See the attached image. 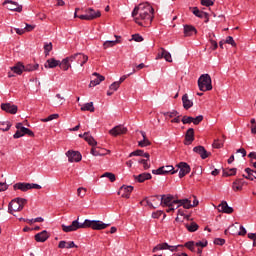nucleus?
Instances as JSON below:
<instances>
[{
	"label": "nucleus",
	"mask_w": 256,
	"mask_h": 256,
	"mask_svg": "<svg viewBox=\"0 0 256 256\" xmlns=\"http://www.w3.org/2000/svg\"><path fill=\"white\" fill-rule=\"evenodd\" d=\"M153 175H166L165 166L158 168L157 170H152Z\"/></svg>",
	"instance_id": "8fccbe9b"
},
{
	"label": "nucleus",
	"mask_w": 256,
	"mask_h": 256,
	"mask_svg": "<svg viewBox=\"0 0 256 256\" xmlns=\"http://www.w3.org/2000/svg\"><path fill=\"white\" fill-rule=\"evenodd\" d=\"M201 121H203V115H199L196 118H193L192 123L194 125H199V123H201Z\"/></svg>",
	"instance_id": "052dcab7"
},
{
	"label": "nucleus",
	"mask_w": 256,
	"mask_h": 256,
	"mask_svg": "<svg viewBox=\"0 0 256 256\" xmlns=\"http://www.w3.org/2000/svg\"><path fill=\"white\" fill-rule=\"evenodd\" d=\"M182 123H183V125H187L189 123H193V117H191V116H184L182 118Z\"/></svg>",
	"instance_id": "6e6d98bb"
},
{
	"label": "nucleus",
	"mask_w": 256,
	"mask_h": 256,
	"mask_svg": "<svg viewBox=\"0 0 256 256\" xmlns=\"http://www.w3.org/2000/svg\"><path fill=\"white\" fill-rule=\"evenodd\" d=\"M53 119H59V114H51L50 116H48L47 118L42 119L41 121L43 123H47L49 121H53Z\"/></svg>",
	"instance_id": "de8ad7c7"
},
{
	"label": "nucleus",
	"mask_w": 256,
	"mask_h": 256,
	"mask_svg": "<svg viewBox=\"0 0 256 256\" xmlns=\"http://www.w3.org/2000/svg\"><path fill=\"white\" fill-rule=\"evenodd\" d=\"M224 42L227 43L228 45H232V47L237 46V43H235V40L231 36H228Z\"/></svg>",
	"instance_id": "5fc2aeb1"
},
{
	"label": "nucleus",
	"mask_w": 256,
	"mask_h": 256,
	"mask_svg": "<svg viewBox=\"0 0 256 256\" xmlns=\"http://www.w3.org/2000/svg\"><path fill=\"white\" fill-rule=\"evenodd\" d=\"M81 111H90V113H95V106H93V102L84 104L81 107Z\"/></svg>",
	"instance_id": "f704fd0d"
},
{
	"label": "nucleus",
	"mask_w": 256,
	"mask_h": 256,
	"mask_svg": "<svg viewBox=\"0 0 256 256\" xmlns=\"http://www.w3.org/2000/svg\"><path fill=\"white\" fill-rule=\"evenodd\" d=\"M218 210L221 211L222 213H227V214L233 213V208L230 207L229 204H227V201H223V202L218 206Z\"/></svg>",
	"instance_id": "4be33fe9"
},
{
	"label": "nucleus",
	"mask_w": 256,
	"mask_h": 256,
	"mask_svg": "<svg viewBox=\"0 0 256 256\" xmlns=\"http://www.w3.org/2000/svg\"><path fill=\"white\" fill-rule=\"evenodd\" d=\"M27 204V199L16 198L12 200L8 205V213L13 215L17 211H23V207Z\"/></svg>",
	"instance_id": "f03ea898"
},
{
	"label": "nucleus",
	"mask_w": 256,
	"mask_h": 256,
	"mask_svg": "<svg viewBox=\"0 0 256 256\" xmlns=\"http://www.w3.org/2000/svg\"><path fill=\"white\" fill-rule=\"evenodd\" d=\"M127 133V127H124L123 125H118L109 130V134L112 135V137H117L119 135H125Z\"/></svg>",
	"instance_id": "f8f14e48"
},
{
	"label": "nucleus",
	"mask_w": 256,
	"mask_h": 256,
	"mask_svg": "<svg viewBox=\"0 0 256 256\" xmlns=\"http://www.w3.org/2000/svg\"><path fill=\"white\" fill-rule=\"evenodd\" d=\"M58 67H60V69H63V71H69V69H71L69 59L64 58L62 61H59Z\"/></svg>",
	"instance_id": "cd10ccee"
},
{
	"label": "nucleus",
	"mask_w": 256,
	"mask_h": 256,
	"mask_svg": "<svg viewBox=\"0 0 256 256\" xmlns=\"http://www.w3.org/2000/svg\"><path fill=\"white\" fill-rule=\"evenodd\" d=\"M12 73H16V75H21L23 71H25V65L23 63L18 62L13 67H11Z\"/></svg>",
	"instance_id": "5701e85b"
},
{
	"label": "nucleus",
	"mask_w": 256,
	"mask_h": 256,
	"mask_svg": "<svg viewBox=\"0 0 256 256\" xmlns=\"http://www.w3.org/2000/svg\"><path fill=\"white\" fill-rule=\"evenodd\" d=\"M133 192V186H125L123 185L119 191L118 195H121V197H124L125 199H129L131 197V193Z\"/></svg>",
	"instance_id": "4468645a"
},
{
	"label": "nucleus",
	"mask_w": 256,
	"mask_h": 256,
	"mask_svg": "<svg viewBox=\"0 0 256 256\" xmlns=\"http://www.w3.org/2000/svg\"><path fill=\"white\" fill-rule=\"evenodd\" d=\"M86 13L88 15H92L95 17V19H97L98 17H101V11H97L95 12V10L93 8H89L88 10H86Z\"/></svg>",
	"instance_id": "79ce46f5"
},
{
	"label": "nucleus",
	"mask_w": 256,
	"mask_h": 256,
	"mask_svg": "<svg viewBox=\"0 0 256 256\" xmlns=\"http://www.w3.org/2000/svg\"><path fill=\"white\" fill-rule=\"evenodd\" d=\"M197 35V29L192 25H184L185 37H191V35Z\"/></svg>",
	"instance_id": "b1692460"
},
{
	"label": "nucleus",
	"mask_w": 256,
	"mask_h": 256,
	"mask_svg": "<svg viewBox=\"0 0 256 256\" xmlns=\"http://www.w3.org/2000/svg\"><path fill=\"white\" fill-rule=\"evenodd\" d=\"M201 5L204 7H211L215 5V0H201Z\"/></svg>",
	"instance_id": "3c124183"
},
{
	"label": "nucleus",
	"mask_w": 256,
	"mask_h": 256,
	"mask_svg": "<svg viewBox=\"0 0 256 256\" xmlns=\"http://www.w3.org/2000/svg\"><path fill=\"white\" fill-rule=\"evenodd\" d=\"M82 227H84V229H87V228L90 227L94 231H101L103 229H107V227H109V224H105V223H103L102 221H99V220L86 219L84 221V223H82Z\"/></svg>",
	"instance_id": "20e7f679"
},
{
	"label": "nucleus",
	"mask_w": 256,
	"mask_h": 256,
	"mask_svg": "<svg viewBox=\"0 0 256 256\" xmlns=\"http://www.w3.org/2000/svg\"><path fill=\"white\" fill-rule=\"evenodd\" d=\"M47 239H49V233L46 230L35 235V241L38 243H45Z\"/></svg>",
	"instance_id": "aec40b11"
},
{
	"label": "nucleus",
	"mask_w": 256,
	"mask_h": 256,
	"mask_svg": "<svg viewBox=\"0 0 256 256\" xmlns=\"http://www.w3.org/2000/svg\"><path fill=\"white\" fill-rule=\"evenodd\" d=\"M177 167L178 169H180L179 171L180 179H183L185 175L191 173V167L186 162H180L179 164H177Z\"/></svg>",
	"instance_id": "1a4fd4ad"
},
{
	"label": "nucleus",
	"mask_w": 256,
	"mask_h": 256,
	"mask_svg": "<svg viewBox=\"0 0 256 256\" xmlns=\"http://www.w3.org/2000/svg\"><path fill=\"white\" fill-rule=\"evenodd\" d=\"M185 145H191L193 141H195V130L193 128H189L185 135Z\"/></svg>",
	"instance_id": "6ab92c4d"
},
{
	"label": "nucleus",
	"mask_w": 256,
	"mask_h": 256,
	"mask_svg": "<svg viewBox=\"0 0 256 256\" xmlns=\"http://www.w3.org/2000/svg\"><path fill=\"white\" fill-rule=\"evenodd\" d=\"M237 174V168H231L229 170H224L223 175L224 177H232L233 175Z\"/></svg>",
	"instance_id": "58836bf2"
},
{
	"label": "nucleus",
	"mask_w": 256,
	"mask_h": 256,
	"mask_svg": "<svg viewBox=\"0 0 256 256\" xmlns=\"http://www.w3.org/2000/svg\"><path fill=\"white\" fill-rule=\"evenodd\" d=\"M66 156L68 157L69 163H79V161L82 159L81 153L77 151L69 150L66 152Z\"/></svg>",
	"instance_id": "9d476101"
},
{
	"label": "nucleus",
	"mask_w": 256,
	"mask_h": 256,
	"mask_svg": "<svg viewBox=\"0 0 256 256\" xmlns=\"http://www.w3.org/2000/svg\"><path fill=\"white\" fill-rule=\"evenodd\" d=\"M182 102L184 109H191V107H193V101L189 100V96L187 94L183 95Z\"/></svg>",
	"instance_id": "c85d7f7f"
},
{
	"label": "nucleus",
	"mask_w": 256,
	"mask_h": 256,
	"mask_svg": "<svg viewBox=\"0 0 256 256\" xmlns=\"http://www.w3.org/2000/svg\"><path fill=\"white\" fill-rule=\"evenodd\" d=\"M178 247H183V245L171 246V245H169L167 242H164V243H162V244L156 245V246L153 248L152 252H153V253H157V251H164V250H167V249H168V251L174 252V251H177V248H178Z\"/></svg>",
	"instance_id": "6e6552de"
},
{
	"label": "nucleus",
	"mask_w": 256,
	"mask_h": 256,
	"mask_svg": "<svg viewBox=\"0 0 256 256\" xmlns=\"http://www.w3.org/2000/svg\"><path fill=\"white\" fill-rule=\"evenodd\" d=\"M86 194H87V188L80 187L77 189V195L78 197H81V199H83V197H85Z\"/></svg>",
	"instance_id": "a18cd8bd"
},
{
	"label": "nucleus",
	"mask_w": 256,
	"mask_h": 256,
	"mask_svg": "<svg viewBox=\"0 0 256 256\" xmlns=\"http://www.w3.org/2000/svg\"><path fill=\"white\" fill-rule=\"evenodd\" d=\"M238 235H240L242 237L247 235V230L245 229V227L240 226V231L238 232Z\"/></svg>",
	"instance_id": "774afa93"
},
{
	"label": "nucleus",
	"mask_w": 256,
	"mask_h": 256,
	"mask_svg": "<svg viewBox=\"0 0 256 256\" xmlns=\"http://www.w3.org/2000/svg\"><path fill=\"white\" fill-rule=\"evenodd\" d=\"M141 135L143 140L138 142L139 147H149V145H151V141L147 139V134L144 131H141Z\"/></svg>",
	"instance_id": "c756f323"
},
{
	"label": "nucleus",
	"mask_w": 256,
	"mask_h": 256,
	"mask_svg": "<svg viewBox=\"0 0 256 256\" xmlns=\"http://www.w3.org/2000/svg\"><path fill=\"white\" fill-rule=\"evenodd\" d=\"M177 171H179V169L175 170V168L171 165L164 166V172H165L166 175L169 174V173H171V175H175V173H177Z\"/></svg>",
	"instance_id": "a19ab883"
},
{
	"label": "nucleus",
	"mask_w": 256,
	"mask_h": 256,
	"mask_svg": "<svg viewBox=\"0 0 256 256\" xmlns=\"http://www.w3.org/2000/svg\"><path fill=\"white\" fill-rule=\"evenodd\" d=\"M117 43H121V41L119 39H116L114 41H111V40L105 41L103 43V49H109L111 47H115V45H117Z\"/></svg>",
	"instance_id": "473e14b6"
},
{
	"label": "nucleus",
	"mask_w": 256,
	"mask_h": 256,
	"mask_svg": "<svg viewBox=\"0 0 256 256\" xmlns=\"http://www.w3.org/2000/svg\"><path fill=\"white\" fill-rule=\"evenodd\" d=\"M177 200H174L172 195H162L160 198V205H164L165 207L169 206V205H177V203L175 202Z\"/></svg>",
	"instance_id": "ddd939ff"
},
{
	"label": "nucleus",
	"mask_w": 256,
	"mask_h": 256,
	"mask_svg": "<svg viewBox=\"0 0 256 256\" xmlns=\"http://www.w3.org/2000/svg\"><path fill=\"white\" fill-rule=\"evenodd\" d=\"M85 141H87V143L90 144L91 147H95L97 145V141L95 140V138H93V136H90L89 134L85 137Z\"/></svg>",
	"instance_id": "37998d69"
},
{
	"label": "nucleus",
	"mask_w": 256,
	"mask_h": 256,
	"mask_svg": "<svg viewBox=\"0 0 256 256\" xmlns=\"http://www.w3.org/2000/svg\"><path fill=\"white\" fill-rule=\"evenodd\" d=\"M192 13L196 17H199V19H206L205 23H209V14H207V12H203V11L199 10V8L193 7Z\"/></svg>",
	"instance_id": "2eb2a0df"
},
{
	"label": "nucleus",
	"mask_w": 256,
	"mask_h": 256,
	"mask_svg": "<svg viewBox=\"0 0 256 256\" xmlns=\"http://www.w3.org/2000/svg\"><path fill=\"white\" fill-rule=\"evenodd\" d=\"M28 128L23 127L21 130H17L16 133L14 134V139H19L23 137V135H27Z\"/></svg>",
	"instance_id": "e433bc0d"
},
{
	"label": "nucleus",
	"mask_w": 256,
	"mask_h": 256,
	"mask_svg": "<svg viewBox=\"0 0 256 256\" xmlns=\"http://www.w3.org/2000/svg\"><path fill=\"white\" fill-rule=\"evenodd\" d=\"M84 59V61L80 62L81 67H83V65H85V63H87V61H89V57L83 53H76L74 55L68 56L66 57V59H68V62L71 64L73 63V61H76V63H79L80 59Z\"/></svg>",
	"instance_id": "0eeeda50"
},
{
	"label": "nucleus",
	"mask_w": 256,
	"mask_h": 256,
	"mask_svg": "<svg viewBox=\"0 0 256 256\" xmlns=\"http://www.w3.org/2000/svg\"><path fill=\"white\" fill-rule=\"evenodd\" d=\"M245 173H247V175H252V178L256 179V170H253L251 168H246Z\"/></svg>",
	"instance_id": "13d9d810"
},
{
	"label": "nucleus",
	"mask_w": 256,
	"mask_h": 256,
	"mask_svg": "<svg viewBox=\"0 0 256 256\" xmlns=\"http://www.w3.org/2000/svg\"><path fill=\"white\" fill-rule=\"evenodd\" d=\"M143 165V169L145 171H147V169H151V164H149V159L146 158V161H144Z\"/></svg>",
	"instance_id": "69168bd1"
},
{
	"label": "nucleus",
	"mask_w": 256,
	"mask_h": 256,
	"mask_svg": "<svg viewBox=\"0 0 256 256\" xmlns=\"http://www.w3.org/2000/svg\"><path fill=\"white\" fill-rule=\"evenodd\" d=\"M184 247H187L190 251H195V242L194 241H189L186 242Z\"/></svg>",
	"instance_id": "864d4df0"
},
{
	"label": "nucleus",
	"mask_w": 256,
	"mask_h": 256,
	"mask_svg": "<svg viewBox=\"0 0 256 256\" xmlns=\"http://www.w3.org/2000/svg\"><path fill=\"white\" fill-rule=\"evenodd\" d=\"M39 64H26L24 65V71L31 73V71H37Z\"/></svg>",
	"instance_id": "c9c22d12"
},
{
	"label": "nucleus",
	"mask_w": 256,
	"mask_h": 256,
	"mask_svg": "<svg viewBox=\"0 0 256 256\" xmlns=\"http://www.w3.org/2000/svg\"><path fill=\"white\" fill-rule=\"evenodd\" d=\"M154 11L155 10L151 5L147 3H142L134 8V10L132 11V17L135 23L143 27V22L141 21H144V23L150 25L151 21H153Z\"/></svg>",
	"instance_id": "f257e3e1"
},
{
	"label": "nucleus",
	"mask_w": 256,
	"mask_h": 256,
	"mask_svg": "<svg viewBox=\"0 0 256 256\" xmlns=\"http://www.w3.org/2000/svg\"><path fill=\"white\" fill-rule=\"evenodd\" d=\"M101 177H107V179H109L111 181V183H114L115 181V174L111 173V172H105Z\"/></svg>",
	"instance_id": "09e8293b"
},
{
	"label": "nucleus",
	"mask_w": 256,
	"mask_h": 256,
	"mask_svg": "<svg viewBox=\"0 0 256 256\" xmlns=\"http://www.w3.org/2000/svg\"><path fill=\"white\" fill-rule=\"evenodd\" d=\"M214 245H225V239H223V238H216L214 240Z\"/></svg>",
	"instance_id": "0e129e2a"
},
{
	"label": "nucleus",
	"mask_w": 256,
	"mask_h": 256,
	"mask_svg": "<svg viewBox=\"0 0 256 256\" xmlns=\"http://www.w3.org/2000/svg\"><path fill=\"white\" fill-rule=\"evenodd\" d=\"M73 247L77 248V245H75V242L73 241L66 242V249H73Z\"/></svg>",
	"instance_id": "338daca9"
},
{
	"label": "nucleus",
	"mask_w": 256,
	"mask_h": 256,
	"mask_svg": "<svg viewBox=\"0 0 256 256\" xmlns=\"http://www.w3.org/2000/svg\"><path fill=\"white\" fill-rule=\"evenodd\" d=\"M92 75L96 78L91 80L89 87H97L102 81H105V77L97 72H94Z\"/></svg>",
	"instance_id": "a211bd4d"
},
{
	"label": "nucleus",
	"mask_w": 256,
	"mask_h": 256,
	"mask_svg": "<svg viewBox=\"0 0 256 256\" xmlns=\"http://www.w3.org/2000/svg\"><path fill=\"white\" fill-rule=\"evenodd\" d=\"M213 147L215 149H221V147H223V141L221 140H215L213 143Z\"/></svg>",
	"instance_id": "680f3d73"
},
{
	"label": "nucleus",
	"mask_w": 256,
	"mask_h": 256,
	"mask_svg": "<svg viewBox=\"0 0 256 256\" xmlns=\"http://www.w3.org/2000/svg\"><path fill=\"white\" fill-rule=\"evenodd\" d=\"M91 155L94 157H99L105 155V150H101L99 147H92Z\"/></svg>",
	"instance_id": "72a5a7b5"
},
{
	"label": "nucleus",
	"mask_w": 256,
	"mask_h": 256,
	"mask_svg": "<svg viewBox=\"0 0 256 256\" xmlns=\"http://www.w3.org/2000/svg\"><path fill=\"white\" fill-rule=\"evenodd\" d=\"M148 205V207H150L151 209H157L159 207V202L155 203V205H153V202L149 201L147 198H145L141 203H145Z\"/></svg>",
	"instance_id": "49530a36"
},
{
	"label": "nucleus",
	"mask_w": 256,
	"mask_h": 256,
	"mask_svg": "<svg viewBox=\"0 0 256 256\" xmlns=\"http://www.w3.org/2000/svg\"><path fill=\"white\" fill-rule=\"evenodd\" d=\"M161 51H162V56H164L165 61H167L168 63H172L173 58L171 57V53H169V51L165 50V48H161Z\"/></svg>",
	"instance_id": "4c0bfd02"
},
{
	"label": "nucleus",
	"mask_w": 256,
	"mask_h": 256,
	"mask_svg": "<svg viewBox=\"0 0 256 256\" xmlns=\"http://www.w3.org/2000/svg\"><path fill=\"white\" fill-rule=\"evenodd\" d=\"M78 18L85 21H93V19H95V16L87 14V15H80L78 16Z\"/></svg>",
	"instance_id": "603ef678"
},
{
	"label": "nucleus",
	"mask_w": 256,
	"mask_h": 256,
	"mask_svg": "<svg viewBox=\"0 0 256 256\" xmlns=\"http://www.w3.org/2000/svg\"><path fill=\"white\" fill-rule=\"evenodd\" d=\"M129 157H145V159L149 160L151 156L143 150H135L129 154Z\"/></svg>",
	"instance_id": "bb28decb"
},
{
	"label": "nucleus",
	"mask_w": 256,
	"mask_h": 256,
	"mask_svg": "<svg viewBox=\"0 0 256 256\" xmlns=\"http://www.w3.org/2000/svg\"><path fill=\"white\" fill-rule=\"evenodd\" d=\"M14 191H17L19 189L20 191H23L24 193L29 191L30 189H42L41 185L35 184V183H25V182H18L14 184L13 186Z\"/></svg>",
	"instance_id": "39448f33"
},
{
	"label": "nucleus",
	"mask_w": 256,
	"mask_h": 256,
	"mask_svg": "<svg viewBox=\"0 0 256 256\" xmlns=\"http://www.w3.org/2000/svg\"><path fill=\"white\" fill-rule=\"evenodd\" d=\"M185 227L186 229L190 232V233H195V231H197V229H199V225L195 222H191L190 224L189 223H186L185 224Z\"/></svg>",
	"instance_id": "2f4dec72"
},
{
	"label": "nucleus",
	"mask_w": 256,
	"mask_h": 256,
	"mask_svg": "<svg viewBox=\"0 0 256 256\" xmlns=\"http://www.w3.org/2000/svg\"><path fill=\"white\" fill-rule=\"evenodd\" d=\"M3 5H7V9H9V11H16L17 13H21L23 11V6L11 0H6Z\"/></svg>",
	"instance_id": "9b49d317"
},
{
	"label": "nucleus",
	"mask_w": 256,
	"mask_h": 256,
	"mask_svg": "<svg viewBox=\"0 0 256 256\" xmlns=\"http://www.w3.org/2000/svg\"><path fill=\"white\" fill-rule=\"evenodd\" d=\"M121 85V82H114L110 85L109 89L110 91H117Z\"/></svg>",
	"instance_id": "4d7b16f0"
},
{
	"label": "nucleus",
	"mask_w": 256,
	"mask_h": 256,
	"mask_svg": "<svg viewBox=\"0 0 256 256\" xmlns=\"http://www.w3.org/2000/svg\"><path fill=\"white\" fill-rule=\"evenodd\" d=\"M163 115H165V116L168 115L170 118H173V117H177V115H179V112H177V111L164 112Z\"/></svg>",
	"instance_id": "e2e57ef3"
},
{
	"label": "nucleus",
	"mask_w": 256,
	"mask_h": 256,
	"mask_svg": "<svg viewBox=\"0 0 256 256\" xmlns=\"http://www.w3.org/2000/svg\"><path fill=\"white\" fill-rule=\"evenodd\" d=\"M194 153H198V155H200L201 159H207V157H209L211 155L210 152H207L205 150V147L203 146H196L193 149Z\"/></svg>",
	"instance_id": "f3484780"
},
{
	"label": "nucleus",
	"mask_w": 256,
	"mask_h": 256,
	"mask_svg": "<svg viewBox=\"0 0 256 256\" xmlns=\"http://www.w3.org/2000/svg\"><path fill=\"white\" fill-rule=\"evenodd\" d=\"M62 231L64 233H71L73 231H77V229H84L83 223H79V217L77 220H74L71 225L67 226L65 224H62Z\"/></svg>",
	"instance_id": "423d86ee"
},
{
	"label": "nucleus",
	"mask_w": 256,
	"mask_h": 256,
	"mask_svg": "<svg viewBox=\"0 0 256 256\" xmlns=\"http://www.w3.org/2000/svg\"><path fill=\"white\" fill-rule=\"evenodd\" d=\"M44 67L46 69H55V67H59V60H56L55 58H50L46 61Z\"/></svg>",
	"instance_id": "a878e982"
},
{
	"label": "nucleus",
	"mask_w": 256,
	"mask_h": 256,
	"mask_svg": "<svg viewBox=\"0 0 256 256\" xmlns=\"http://www.w3.org/2000/svg\"><path fill=\"white\" fill-rule=\"evenodd\" d=\"M11 129V123L9 122H0V130L1 131H9Z\"/></svg>",
	"instance_id": "c03bdc74"
},
{
	"label": "nucleus",
	"mask_w": 256,
	"mask_h": 256,
	"mask_svg": "<svg viewBox=\"0 0 256 256\" xmlns=\"http://www.w3.org/2000/svg\"><path fill=\"white\" fill-rule=\"evenodd\" d=\"M132 40L136 41V43H141V41H143V36H141L139 34H133L132 35Z\"/></svg>",
	"instance_id": "bf43d9fd"
},
{
	"label": "nucleus",
	"mask_w": 256,
	"mask_h": 256,
	"mask_svg": "<svg viewBox=\"0 0 256 256\" xmlns=\"http://www.w3.org/2000/svg\"><path fill=\"white\" fill-rule=\"evenodd\" d=\"M135 181L138 183H145V181H149L151 179V173H142L140 175H134Z\"/></svg>",
	"instance_id": "393cba45"
},
{
	"label": "nucleus",
	"mask_w": 256,
	"mask_h": 256,
	"mask_svg": "<svg viewBox=\"0 0 256 256\" xmlns=\"http://www.w3.org/2000/svg\"><path fill=\"white\" fill-rule=\"evenodd\" d=\"M174 203H177L176 209H178V207H181V206H183L184 209H191V207H193L191 204V200L189 199L177 200V201H174Z\"/></svg>",
	"instance_id": "412c9836"
},
{
	"label": "nucleus",
	"mask_w": 256,
	"mask_h": 256,
	"mask_svg": "<svg viewBox=\"0 0 256 256\" xmlns=\"http://www.w3.org/2000/svg\"><path fill=\"white\" fill-rule=\"evenodd\" d=\"M2 111H6V113H11V115H15L17 113V105H13L11 103L1 104Z\"/></svg>",
	"instance_id": "dca6fc26"
},
{
	"label": "nucleus",
	"mask_w": 256,
	"mask_h": 256,
	"mask_svg": "<svg viewBox=\"0 0 256 256\" xmlns=\"http://www.w3.org/2000/svg\"><path fill=\"white\" fill-rule=\"evenodd\" d=\"M198 87L201 91H211L213 89L211 76L209 74H202L198 78Z\"/></svg>",
	"instance_id": "7ed1b4c3"
},
{
	"label": "nucleus",
	"mask_w": 256,
	"mask_h": 256,
	"mask_svg": "<svg viewBox=\"0 0 256 256\" xmlns=\"http://www.w3.org/2000/svg\"><path fill=\"white\" fill-rule=\"evenodd\" d=\"M233 191H241L243 189V179H236L232 184Z\"/></svg>",
	"instance_id": "7c9ffc66"
},
{
	"label": "nucleus",
	"mask_w": 256,
	"mask_h": 256,
	"mask_svg": "<svg viewBox=\"0 0 256 256\" xmlns=\"http://www.w3.org/2000/svg\"><path fill=\"white\" fill-rule=\"evenodd\" d=\"M51 51H53V43H45L44 44V53L45 56L47 57L49 55V53H51Z\"/></svg>",
	"instance_id": "ea45409f"
}]
</instances>
